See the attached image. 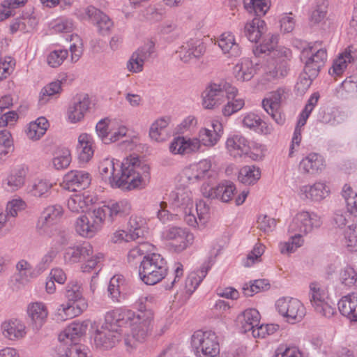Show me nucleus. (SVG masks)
I'll return each mask as SVG.
<instances>
[{"label":"nucleus","mask_w":357,"mask_h":357,"mask_svg":"<svg viewBox=\"0 0 357 357\" xmlns=\"http://www.w3.org/2000/svg\"><path fill=\"white\" fill-rule=\"evenodd\" d=\"M102 179L112 187L126 190L143 188L149 176V167L136 156L126 158L119 164L113 158H105L98 167Z\"/></svg>","instance_id":"obj_1"},{"label":"nucleus","mask_w":357,"mask_h":357,"mask_svg":"<svg viewBox=\"0 0 357 357\" xmlns=\"http://www.w3.org/2000/svg\"><path fill=\"white\" fill-rule=\"evenodd\" d=\"M151 317L149 312L135 316V313L130 310L116 308L107 312L103 325L122 335L123 328L129 324L130 333H125L124 342L128 347L133 349L146 337L147 324Z\"/></svg>","instance_id":"obj_2"},{"label":"nucleus","mask_w":357,"mask_h":357,"mask_svg":"<svg viewBox=\"0 0 357 357\" xmlns=\"http://www.w3.org/2000/svg\"><path fill=\"white\" fill-rule=\"evenodd\" d=\"M173 206L182 212L184 221L190 227L204 225L208 218L209 208L203 201L194 206L192 192L186 188H177L170 194Z\"/></svg>","instance_id":"obj_3"},{"label":"nucleus","mask_w":357,"mask_h":357,"mask_svg":"<svg viewBox=\"0 0 357 357\" xmlns=\"http://www.w3.org/2000/svg\"><path fill=\"white\" fill-rule=\"evenodd\" d=\"M65 297L66 303L61 304L56 311L57 321H66L80 315L88 307L86 300L83 296L81 284L71 281L66 287Z\"/></svg>","instance_id":"obj_4"},{"label":"nucleus","mask_w":357,"mask_h":357,"mask_svg":"<svg viewBox=\"0 0 357 357\" xmlns=\"http://www.w3.org/2000/svg\"><path fill=\"white\" fill-rule=\"evenodd\" d=\"M104 255L100 252L94 253L92 245L88 242H84L68 247L63 253L66 264H73L86 259L82 264L83 272L89 273L93 269H100Z\"/></svg>","instance_id":"obj_5"},{"label":"nucleus","mask_w":357,"mask_h":357,"mask_svg":"<svg viewBox=\"0 0 357 357\" xmlns=\"http://www.w3.org/2000/svg\"><path fill=\"white\" fill-rule=\"evenodd\" d=\"M168 267L165 259L158 253H150L144 257L139 266V276L147 285L160 282L167 275Z\"/></svg>","instance_id":"obj_6"},{"label":"nucleus","mask_w":357,"mask_h":357,"mask_svg":"<svg viewBox=\"0 0 357 357\" xmlns=\"http://www.w3.org/2000/svg\"><path fill=\"white\" fill-rule=\"evenodd\" d=\"M327 57L326 49L322 47L321 42L310 43L307 47L303 48L301 59L305 64V75L310 77H316L321 68L324 66Z\"/></svg>","instance_id":"obj_7"},{"label":"nucleus","mask_w":357,"mask_h":357,"mask_svg":"<svg viewBox=\"0 0 357 357\" xmlns=\"http://www.w3.org/2000/svg\"><path fill=\"white\" fill-rule=\"evenodd\" d=\"M236 93H238V89L229 82L212 83L203 93L202 105L205 109H214L226 102L227 98H232Z\"/></svg>","instance_id":"obj_8"},{"label":"nucleus","mask_w":357,"mask_h":357,"mask_svg":"<svg viewBox=\"0 0 357 357\" xmlns=\"http://www.w3.org/2000/svg\"><path fill=\"white\" fill-rule=\"evenodd\" d=\"M191 345L197 357H220L219 342L213 331L195 332Z\"/></svg>","instance_id":"obj_9"},{"label":"nucleus","mask_w":357,"mask_h":357,"mask_svg":"<svg viewBox=\"0 0 357 357\" xmlns=\"http://www.w3.org/2000/svg\"><path fill=\"white\" fill-rule=\"evenodd\" d=\"M323 224L322 217L314 211H301L297 213L289 226V231L302 238L319 229Z\"/></svg>","instance_id":"obj_10"},{"label":"nucleus","mask_w":357,"mask_h":357,"mask_svg":"<svg viewBox=\"0 0 357 357\" xmlns=\"http://www.w3.org/2000/svg\"><path fill=\"white\" fill-rule=\"evenodd\" d=\"M104 222L98 208L77 218L74 226L77 234L84 238L93 237L100 230Z\"/></svg>","instance_id":"obj_11"},{"label":"nucleus","mask_w":357,"mask_h":357,"mask_svg":"<svg viewBox=\"0 0 357 357\" xmlns=\"http://www.w3.org/2000/svg\"><path fill=\"white\" fill-rule=\"evenodd\" d=\"M275 61L271 63L265 69L267 79H275L284 77L287 73L286 60L291 56V52L289 49L278 46L269 54Z\"/></svg>","instance_id":"obj_12"},{"label":"nucleus","mask_w":357,"mask_h":357,"mask_svg":"<svg viewBox=\"0 0 357 357\" xmlns=\"http://www.w3.org/2000/svg\"><path fill=\"white\" fill-rule=\"evenodd\" d=\"M275 307L278 313L289 323L301 321L306 313L303 304L291 297L279 298L275 303Z\"/></svg>","instance_id":"obj_13"},{"label":"nucleus","mask_w":357,"mask_h":357,"mask_svg":"<svg viewBox=\"0 0 357 357\" xmlns=\"http://www.w3.org/2000/svg\"><path fill=\"white\" fill-rule=\"evenodd\" d=\"M63 214V209L60 205L56 204L46 207L37 222V232L41 236L51 237L54 234V225L61 220Z\"/></svg>","instance_id":"obj_14"},{"label":"nucleus","mask_w":357,"mask_h":357,"mask_svg":"<svg viewBox=\"0 0 357 357\" xmlns=\"http://www.w3.org/2000/svg\"><path fill=\"white\" fill-rule=\"evenodd\" d=\"M164 239L169 241L171 248L176 252H181L190 246L194 236L185 228L170 227L162 232Z\"/></svg>","instance_id":"obj_15"},{"label":"nucleus","mask_w":357,"mask_h":357,"mask_svg":"<svg viewBox=\"0 0 357 357\" xmlns=\"http://www.w3.org/2000/svg\"><path fill=\"white\" fill-rule=\"evenodd\" d=\"M309 288V300L314 310L321 316L331 317L335 313V308L327 303L326 290L317 282L310 283Z\"/></svg>","instance_id":"obj_16"},{"label":"nucleus","mask_w":357,"mask_h":357,"mask_svg":"<svg viewBox=\"0 0 357 357\" xmlns=\"http://www.w3.org/2000/svg\"><path fill=\"white\" fill-rule=\"evenodd\" d=\"M287 91L284 89H278L270 93L262 101V107L264 110L272 117L278 125H283L285 118L280 112V105L283 100L286 99Z\"/></svg>","instance_id":"obj_17"},{"label":"nucleus","mask_w":357,"mask_h":357,"mask_svg":"<svg viewBox=\"0 0 357 357\" xmlns=\"http://www.w3.org/2000/svg\"><path fill=\"white\" fill-rule=\"evenodd\" d=\"M319 94L317 92H315L311 95L310 98L307 100V102L302 111V112L300 114L299 119L298 121L297 125L295 128L293 137H292V141H291V151L289 153V155H291L292 150L294 149V146H299L301 142V128L304 126L306 123V121L310 116L311 112H312L314 107L317 105L318 100L319 99Z\"/></svg>","instance_id":"obj_18"},{"label":"nucleus","mask_w":357,"mask_h":357,"mask_svg":"<svg viewBox=\"0 0 357 357\" xmlns=\"http://www.w3.org/2000/svg\"><path fill=\"white\" fill-rule=\"evenodd\" d=\"M328 187L323 182H316L312 185L300 186L298 196L303 201L318 202L329 195Z\"/></svg>","instance_id":"obj_19"},{"label":"nucleus","mask_w":357,"mask_h":357,"mask_svg":"<svg viewBox=\"0 0 357 357\" xmlns=\"http://www.w3.org/2000/svg\"><path fill=\"white\" fill-rule=\"evenodd\" d=\"M91 176L89 173L82 170H72L63 177V188L70 191H78L89 186Z\"/></svg>","instance_id":"obj_20"},{"label":"nucleus","mask_w":357,"mask_h":357,"mask_svg":"<svg viewBox=\"0 0 357 357\" xmlns=\"http://www.w3.org/2000/svg\"><path fill=\"white\" fill-rule=\"evenodd\" d=\"M298 167L303 174L316 175L325 169L326 161L321 154L311 152L303 157Z\"/></svg>","instance_id":"obj_21"},{"label":"nucleus","mask_w":357,"mask_h":357,"mask_svg":"<svg viewBox=\"0 0 357 357\" xmlns=\"http://www.w3.org/2000/svg\"><path fill=\"white\" fill-rule=\"evenodd\" d=\"M121 337L120 332H116L111 329V328H108L102 324L95 332L93 337L94 344L99 349H111L120 340Z\"/></svg>","instance_id":"obj_22"},{"label":"nucleus","mask_w":357,"mask_h":357,"mask_svg":"<svg viewBox=\"0 0 357 357\" xmlns=\"http://www.w3.org/2000/svg\"><path fill=\"white\" fill-rule=\"evenodd\" d=\"M82 14L86 15L84 18L89 19L93 24H96L98 31L102 34L108 33L113 26L112 20L94 6H89L84 8Z\"/></svg>","instance_id":"obj_23"},{"label":"nucleus","mask_w":357,"mask_h":357,"mask_svg":"<svg viewBox=\"0 0 357 357\" xmlns=\"http://www.w3.org/2000/svg\"><path fill=\"white\" fill-rule=\"evenodd\" d=\"M201 149V144L197 137L178 136L169 145V151L174 154L185 155L196 153Z\"/></svg>","instance_id":"obj_24"},{"label":"nucleus","mask_w":357,"mask_h":357,"mask_svg":"<svg viewBox=\"0 0 357 357\" xmlns=\"http://www.w3.org/2000/svg\"><path fill=\"white\" fill-rule=\"evenodd\" d=\"M98 208L104 221L112 222L117 218L128 215L130 211V204L127 200L123 199Z\"/></svg>","instance_id":"obj_25"},{"label":"nucleus","mask_w":357,"mask_h":357,"mask_svg":"<svg viewBox=\"0 0 357 357\" xmlns=\"http://www.w3.org/2000/svg\"><path fill=\"white\" fill-rule=\"evenodd\" d=\"M28 172V167L24 165L16 166L3 181V188L10 192L19 190L24 185Z\"/></svg>","instance_id":"obj_26"},{"label":"nucleus","mask_w":357,"mask_h":357,"mask_svg":"<svg viewBox=\"0 0 357 357\" xmlns=\"http://www.w3.org/2000/svg\"><path fill=\"white\" fill-rule=\"evenodd\" d=\"M235 190L236 187L233 183L225 181L209 189L202 188V194L207 198L218 199L222 202H228L233 198Z\"/></svg>","instance_id":"obj_27"},{"label":"nucleus","mask_w":357,"mask_h":357,"mask_svg":"<svg viewBox=\"0 0 357 357\" xmlns=\"http://www.w3.org/2000/svg\"><path fill=\"white\" fill-rule=\"evenodd\" d=\"M90 103L88 95L76 96L68 109L67 116L69 121L73 123L80 121L89 109Z\"/></svg>","instance_id":"obj_28"},{"label":"nucleus","mask_w":357,"mask_h":357,"mask_svg":"<svg viewBox=\"0 0 357 357\" xmlns=\"http://www.w3.org/2000/svg\"><path fill=\"white\" fill-rule=\"evenodd\" d=\"M26 314L33 327L38 330L47 320L48 310L47 305L43 302H31L27 305Z\"/></svg>","instance_id":"obj_29"},{"label":"nucleus","mask_w":357,"mask_h":357,"mask_svg":"<svg viewBox=\"0 0 357 357\" xmlns=\"http://www.w3.org/2000/svg\"><path fill=\"white\" fill-rule=\"evenodd\" d=\"M1 330L4 337L13 341L22 339L26 334L24 323L17 319L3 321L1 325Z\"/></svg>","instance_id":"obj_30"},{"label":"nucleus","mask_w":357,"mask_h":357,"mask_svg":"<svg viewBox=\"0 0 357 357\" xmlns=\"http://www.w3.org/2000/svg\"><path fill=\"white\" fill-rule=\"evenodd\" d=\"M211 126L213 129L202 128L199 130L197 139L201 146L213 147L219 142L222 133V126L219 121H213Z\"/></svg>","instance_id":"obj_31"},{"label":"nucleus","mask_w":357,"mask_h":357,"mask_svg":"<svg viewBox=\"0 0 357 357\" xmlns=\"http://www.w3.org/2000/svg\"><path fill=\"white\" fill-rule=\"evenodd\" d=\"M225 147L227 153L234 158L248 154L250 149L248 140L240 134L229 136L226 140Z\"/></svg>","instance_id":"obj_32"},{"label":"nucleus","mask_w":357,"mask_h":357,"mask_svg":"<svg viewBox=\"0 0 357 357\" xmlns=\"http://www.w3.org/2000/svg\"><path fill=\"white\" fill-rule=\"evenodd\" d=\"M259 64L248 58H242L234 67L235 78L240 82L250 80L259 70Z\"/></svg>","instance_id":"obj_33"},{"label":"nucleus","mask_w":357,"mask_h":357,"mask_svg":"<svg viewBox=\"0 0 357 357\" xmlns=\"http://www.w3.org/2000/svg\"><path fill=\"white\" fill-rule=\"evenodd\" d=\"M204 52L205 47L202 42L197 39H190L181 47L178 52L180 59L184 63H188L200 57Z\"/></svg>","instance_id":"obj_34"},{"label":"nucleus","mask_w":357,"mask_h":357,"mask_svg":"<svg viewBox=\"0 0 357 357\" xmlns=\"http://www.w3.org/2000/svg\"><path fill=\"white\" fill-rule=\"evenodd\" d=\"M340 313L351 321H357V294L351 293L343 296L338 302Z\"/></svg>","instance_id":"obj_35"},{"label":"nucleus","mask_w":357,"mask_h":357,"mask_svg":"<svg viewBox=\"0 0 357 357\" xmlns=\"http://www.w3.org/2000/svg\"><path fill=\"white\" fill-rule=\"evenodd\" d=\"M218 45L224 54L231 57L239 56L241 54V47L235 40L234 34L231 32H225L218 40Z\"/></svg>","instance_id":"obj_36"},{"label":"nucleus","mask_w":357,"mask_h":357,"mask_svg":"<svg viewBox=\"0 0 357 357\" xmlns=\"http://www.w3.org/2000/svg\"><path fill=\"white\" fill-rule=\"evenodd\" d=\"M93 144V137L90 135L82 133L79 136L77 151L80 162H87L92 158L94 153Z\"/></svg>","instance_id":"obj_37"},{"label":"nucleus","mask_w":357,"mask_h":357,"mask_svg":"<svg viewBox=\"0 0 357 357\" xmlns=\"http://www.w3.org/2000/svg\"><path fill=\"white\" fill-rule=\"evenodd\" d=\"M260 314L256 309H248L237 317V322L243 333L251 331L259 324Z\"/></svg>","instance_id":"obj_38"},{"label":"nucleus","mask_w":357,"mask_h":357,"mask_svg":"<svg viewBox=\"0 0 357 357\" xmlns=\"http://www.w3.org/2000/svg\"><path fill=\"white\" fill-rule=\"evenodd\" d=\"M266 24L259 17H255L244 26V35L252 43H257L266 31Z\"/></svg>","instance_id":"obj_39"},{"label":"nucleus","mask_w":357,"mask_h":357,"mask_svg":"<svg viewBox=\"0 0 357 357\" xmlns=\"http://www.w3.org/2000/svg\"><path fill=\"white\" fill-rule=\"evenodd\" d=\"M169 123V118L165 117L153 122L149 130L150 137L158 142L165 141L169 137V132L167 129Z\"/></svg>","instance_id":"obj_40"},{"label":"nucleus","mask_w":357,"mask_h":357,"mask_svg":"<svg viewBox=\"0 0 357 357\" xmlns=\"http://www.w3.org/2000/svg\"><path fill=\"white\" fill-rule=\"evenodd\" d=\"M49 123L47 119L40 116L29 124L26 130V135L30 139L38 140L45 135Z\"/></svg>","instance_id":"obj_41"},{"label":"nucleus","mask_w":357,"mask_h":357,"mask_svg":"<svg viewBox=\"0 0 357 357\" xmlns=\"http://www.w3.org/2000/svg\"><path fill=\"white\" fill-rule=\"evenodd\" d=\"M211 168V162L209 160H202L194 166L191 170H187L185 174L191 182L200 181L208 176Z\"/></svg>","instance_id":"obj_42"},{"label":"nucleus","mask_w":357,"mask_h":357,"mask_svg":"<svg viewBox=\"0 0 357 357\" xmlns=\"http://www.w3.org/2000/svg\"><path fill=\"white\" fill-rule=\"evenodd\" d=\"M86 324L79 322H73L68 326L59 335V340L61 342H65L66 340H70V342L73 343L77 337L84 335L86 333Z\"/></svg>","instance_id":"obj_43"},{"label":"nucleus","mask_w":357,"mask_h":357,"mask_svg":"<svg viewBox=\"0 0 357 357\" xmlns=\"http://www.w3.org/2000/svg\"><path fill=\"white\" fill-rule=\"evenodd\" d=\"M261 177L260 169L255 165L243 167L238 173L239 181L245 185L255 184Z\"/></svg>","instance_id":"obj_44"},{"label":"nucleus","mask_w":357,"mask_h":357,"mask_svg":"<svg viewBox=\"0 0 357 357\" xmlns=\"http://www.w3.org/2000/svg\"><path fill=\"white\" fill-rule=\"evenodd\" d=\"M208 269V266H203L200 270L196 272H192L188 275L185 282V288L187 293L191 294L195 291L206 277Z\"/></svg>","instance_id":"obj_45"},{"label":"nucleus","mask_w":357,"mask_h":357,"mask_svg":"<svg viewBox=\"0 0 357 357\" xmlns=\"http://www.w3.org/2000/svg\"><path fill=\"white\" fill-rule=\"evenodd\" d=\"M16 269L20 280L25 282L36 278L41 274L37 266L33 267L27 261L24 259L18 261L16 264Z\"/></svg>","instance_id":"obj_46"},{"label":"nucleus","mask_w":357,"mask_h":357,"mask_svg":"<svg viewBox=\"0 0 357 357\" xmlns=\"http://www.w3.org/2000/svg\"><path fill=\"white\" fill-rule=\"evenodd\" d=\"M351 61H353V57L350 52L345 51L333 61L332 67L328 70L329 74L333 77L340 76Z\"/></svg>","instance_id":"obj_47"},{"label":"nucleus","mask_w":357,"mask_h":357,"mask_svg":"<svg viewBox=\"0 0 357 357\" xmlns=\"http://www.w3.org/2000/svg\"><path fill=\"white\" fill-rule=\"evenodd\" d=\"M91 202L89 197H86L83 194H75L72 195L67 201V206L73 213L83 212Z\"/></svg>","instance_id":"obj_48"},{"label":"nucleus","mask_w":357,"mask_h":357,"mask_svg":"<svg viewBox=\"0 0 357 357\" xmlns=\"http://www.w3.org/2000/svg\"><path fill=\"white\" fill-rule=\"evenodd\" d=\"M61 84V81L56 80L45 86L40 93L39 103L45 105L51 98L60 94L62 90Z\"/></svg>","instance_id":"obj_49"},{"label":"nucleus","mask_w":357,"mask_h":357,"mask_svg":"<svg viewBox=\"0 0 357 357\" xmlns=\"http://www.w3.org/2000/svg\"><path fill=\"white\" fill-rule=\"evenodd\" d=\"M146 220L144 218L132 215L128 222L127 229L132 235L135 240L140 237H143L145 233Z\"/></svg>","instance_id":"obj_50"},{"label":"nucleus","mask_w":357,"mask_h":357,"mask_svg":"<svg viewBox=\"0 0 357 357\" xmlns=\"http://www.w3.org/2000/svg\"><path fill=\"white\" fill-rule=\"evenodd\" d=\"M245 9L257 16L264 15L269 9V0H243Z\"/></svg>","instance_id":"obj_51"},{"label":"nucleus","mask_w":357,"mask_h":357,"mask_svg":"<svg viewBox=\"0 0 357 357\" xmlns=\"http://www.w3.org/2000/svg\"><path fill=\"white\" fill-rule=\"evenodd\" d=\"M148 245L146 243H140L130 250L127 256V260L130 266H136L144 260V257H146Z\"/></svg>","instance_id":"obj_52"},{"label":"nucleus","mask_w":357,"mask_h":357,"mask_svg":"<svg viewBox=\"0 0 357 357\" xmlns=\"http://www.w3.org/2000/svg\"><path fill=\"white\" fill-rule=\"evenodd\" d=\"M53 184L44 178L36 179L31 188L32 195L37 197H46L48 196Z\"/></svg>","instance_id":"obj_53"},{"label":"nucleus","mask_w":357,"mask_h":357,"mask_svg":"<svg viewBox=\"0 0 357 357\" xmlns=\"http://www.w3.org/2000/svg\"><path fill=\"white\" fill-rule=\"evenodd\" d=\"M342 243L349 250H357V225H348L343 232Z\"/></svg>","instance_id":"obj_54"},{"label":"nucleus","mask_w":357,"mask_h":357,"mask_svg":"<svg viewBox=\"0 0 357 357\" xmlns=\"http://www.w3.org/2000/svg\"><path fill=\"white\" fill-rule=\"evenodd\" d=\"M238 93H236L232 98H227V103L222 109V113L225 116H230L233 114L240 111L245 105V101L243 98H236Z\"/></svg>","instance_id":"obj_55"},{"label":"nucleus","mask_w":357,"mask_h":357,"mask_svg":"<svg viewBox=\"0 0 357 357\" xmlns=\"http://www.w3.org/2000/svg\"><path fill=\"white\" fill-rule=\"evenodd\" d=\"M52 166L57 170L67 168L71 162V155L68 149H63L55 153L52 158Z\"/></svg>","instance_id":"obj_56"},{"label":"nucleus","mask_w":357,"mask_h":357,"mask_svg":"<svg viewBox=\"0 0 357 357\" xmlns=\"http://www.w3.org/2000/svg\"><path fill=\"white\" fill-rule=\"evenodd\" d=\"M278 36L277 35H268L264 39L263 43L253 49V53L256 56L261 54L267 53L268 54L277 47Z\"/></svg>","instance_id":"obj_57"},{"label":"nucleus","mask_w":357,"mask_h":357,"mask_svg":"<svg viewBox=\"0 0 357 357\" xmlns=\"http://www.w3.org/2000/svg\"><path fill=\"white\" fill-rule=\"evenodd\" d=\"M269 283L266 280H256L249 284H245L243 287V292L245 296H252L261 291L266 290L269 288Z\"/></svg>","instance_id":"obj_58"},{"label":"nucleus","mask_w":357,"mask_h":357,"mask_svg":"<svg viewBox=\"0 0 357 357\" xmlns=\"http://www.w3.org/2000/svg\"><path fill=\"white\" fill-rule=\"evenodd\" d=\"M128 128L115 121L110 123V131L109 132L108 138L105 139V144H109L120 140L121 138L125 137L127 134Z\"/></svg>","instance_id":"obj_59"},{"label":"nucleus","mask_w":357,"mask_h":357,"mask_svg":"<svg viewBox=\"0 0 357 357\" xmlns=\"http://www.w3.org/2000/svg\"><path fill=\"white\" fill-rule=\"evenodd\" d=\"M357 93V75L345 79L342 83L341 96L344 98L353 97Z\"/></svg>","instance_id":"obj_60"},{"label":"nucleus","mask_w":357,"mask_h":357,"mask_svg":"<svg viewBox=\"0 0 357 357\" xmlns=\"http://www.w3.org/2000/svg\"><path fill=\"white\" fill-rule=\"evenodd\" d=\"M68 52L67 50L59 49L55 50L48 54L47 61L49 66L52 68L60 66L63 62L67 59Z\"/></svg>","instance_id":"obj_61"},{"label":"nucleus","mask_w":357,"mask_h":357,"mask_svg":"<svg viewBox=\"0 0 357 357\" xmlns=\"http://www.w3.org/2000/svg\"><path fill=\"white\" fill-rule=\"evenodd\" d=\"M340 278L345 286H357V271L351 266L344 268L340 272Z\"/></svg>","instance_id":"obj_62"},{"label":"nucleus","mask_w":357,"mask_h":357,"mask_svg":"<svg viewBox=\"0 0 357 357\" xmlns=\"http://www.w3.org/2000/svg\"><path fill=\"white\" fill-rule=\"evenodd\" d=\"M353 214L351 211H337L333 218V224L339 228H342L353 222Z\"/></svg>","instance_id":"obj_63"},{"label":"nucleus","mask_w":357,"mask_h":357,"mask_svg":"<svg viewBox=\"0 0 357 357\" xmlns=\"http://www.w3.org/2000/svg\"><path fill=\"white\" fill-rule=\"evenodd\" d=\"M303 242L302 238L295 234L288 241L280 244V250L282 254L292 253L302 245Z\"/></svg>","instance_id":"obj_64"}]
</instances>
